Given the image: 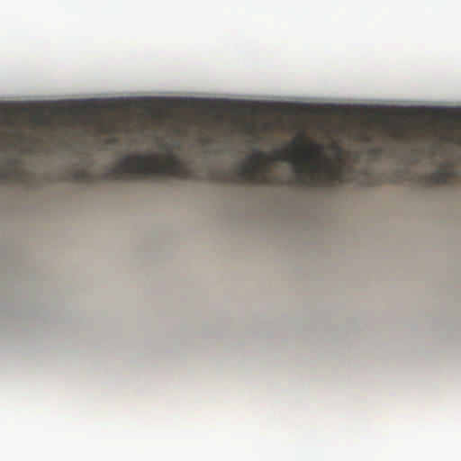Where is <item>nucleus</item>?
Returning a JSON list of instances; mask_svg holds the SVG:
<instances>
[{
  "label": "nucleus",
  "instance_id": "nucleus-5",
  "mask_svg": "<svg viewBox=\"0 0 461 461\" xmlns=\"http://www.w3.org/2000/svg\"><path fill=\"white\" fill-rule=\"evenodd\" d=\"M28 177L29 172L14 164L0 167V183L25 184Z\"/></svg>",
  "mask_w": 461,
  "mask_h": 461
},
{
  "label": "nucleus",
  "instance_id": "nucleus-4",
  "mask_svg": "<svg viewBox=\"0 0 461 461\" xmlns=\"http://www.w3.org/2000/svg\"><path fill=\"white\" fill-rule=\"evenodd\" d=\"M456 176V170L453 167H446L426 174L422 176L421 181L427 186L448 185L453 182Z\"/></svg>",
  "mask_w": 461,
  "mask_h": 461
},
{
  "label": "nucleus",
  "instance_id": "nucleus-1",
  "mask_svg": "<svg viewBox=\"0 0 461 461\" xmlns=\"http://www.w3.org/2000/svg\"><path fill=\"white\" fill-rule=\"evenodd\" d=\"M157 176L189 179L192 178V172L173 153H167L164 158L147 153L127 155L115 166L106 167L101 176L85 167L75 168L69 172V180L77 184L93 185L99 180H136Z\"/></svg>",
  "mask_w": 461,
  "mask_h": 461
},
{
  "label": "nucleus",
  "instance_id": "nucleus-9",
  "mask_svg": "<svg viewBox=\"0 0 461 461\" xmlns=\"http://www.w3.org/2000/svg\"><path fill=\"white\" fill-rule=\"evenodd\" d=\"M62 113H68L67 109L66 108H62Z\"/></svg>",
  "mask_w": 461,
  "mask_h": 461
},
{
  "label": "nucleus",
  "instance_id": "nucleus-2",
  "mask_svg": "<svg viewBox=\"0 0 461 461\" xmlns=\"http://www.w3.org/2000/svg\"><path fill=\"white\" fill-rule=\"evenodd\" d=\"M294 159L296 169V180L299 184L315 187L318 185L331 186L333 184L341 183L344 180V168L341 166H333L329 163L316 162L308 167L311 158H299L295 152L288 154L278 153L277 159L287 161Z\"/></svg>",
  "mask_w": 461,
  "mask_h": 461
},
{
  "label": "nucleus",
  "instance_id": "nucleus-7",
  "mask_svg": "<svg viewBox=\"0 0 461 461\" xmlns=\"http://www.w3.org/2000/svg\"><path fill=\"white\" fill-rule=\"evenodd\" d=\"M144 103H145V105H143V108L150 109V107L149 105L150 103V100H145Z\"/></svg>",
  "mask_w": 461,
  "mask_h": 461
},
{
  "label": "nucleus",
  "instance_id": "nucleus-3",
  "mask_svg": "<svg viewBox=\"0 0 461 461\" xmlns=\"http://www.w3.org/2000/svg\"><path fill=\"white\" fill-rule=\"evenodd\" d=\"M270 161V158L264 152L257 151L250 157V164L243 165L235 171H213L211 173L210 177L212 181L220 183L270 184L269 177L267 176V168L263 165Z\"/></svg>",
  "mask_w": 461,
  "mask_h": 461
},
{
  "label": "nucleus",
  "instance_id": "nucleus-6",
  "mask_svg": "<svg viewBox=\"0 0 461 461\" xmlns=\"http://www.w3.org/2000/svg\"><path fill=\"white\" fill-rule=\"evenodd\" d=\"M94 109H95L94 104L89 101L87 103L83 104L80 110H81V112H86V111L94 110Z\"/></svg>",
  "mask_w": 461,
  "mask_h": 461
},
{
  "label": "nucleus",
  "instance_id": "nucleus-8",
  "mask_svg": "<svg viewBox=\"0 0 461 461\" xmlns=\"http://www.w3.org/2000/svg\"><path fill=\"white\" fill-rule=\"evenodd\" d=\"M215 104H216V102H212V103L209 105V107H210V108H212V109H216V108H218V107L215 105Z\"/></svg>",
  "mask_w": 461,
  "mask_h": 461
}]
</instances>
